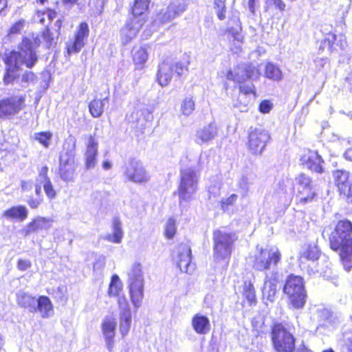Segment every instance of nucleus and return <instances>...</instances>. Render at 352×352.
I'll return each instance as SVG.
<instances>
[{"label": "nucleus", "mask_w": 352, "mask_h": 352, "mask_svg": "<svg viewBox=\"0 0 352 352\" xmlns=\"http://www.w3.org/2000/svg\"><path fill=\"white\" fill-rule=\"evenodd\" d=\"M265 77L274 81H279L283 78L280 68L272 63H267L264 69Z\"/></svg>", "instance_id": "obj_37"}, {"label": "nucleus", "mask_w": 352, "mask_h": 352, "mask_svg": "<svg viewBox=\"0 0 352 352\" xmlns=\"http://www.w3.org/2000/svg\"><path fill=\"white\" fill-rule=\"evenodd\" d=\"M142 26V22L135 19H130L120 31L121 43L125 45L137 36L140 29Z\"/></svg>", "instance_id": "obj_18"}, {"label": "nucleus", "mask_w": 352, "mask_h": 352, "mask_svg": "<svg viewBox=\"0 0 352 352\" xmlns=\"http://www.w3.org/2000/svg\"><path fill=\"white\" fill-rule=\"evenodd\" d=\"M89 34L88 24L85 21L80 23L75 32L74 40L66 45L68 55L78 53L81 50L85 45Z\"/></svg>", "instance_id": "obj_15"}, {"label": "nucleus", "mask_w": 352, "mask_h": 352, "mask_svg": "<svg viewBox=\"0 0 352 352\" xmlns=\"http://www.w3.org/2000/svg\"><path fill=\"white\" fill-rule=\"evenodd\" d=\"M181 111L183 115L189 116L191 115L195 109V102L192 96L186 97L182 102Z\"/></svg>", "instance_id": "obj_43"}, {"label": "nucleus", "mask_w": 352, "mask_h": 352, "mask_svg": "<svg viewBox=\"0 0 352 352\" xmlns=\"http://www.w3.org/2000/svg\"><path fill=\"white\" fill-rule=\"evenodd\" d=\"M330 248L338 252L342 261L352 257V222L339 220L329 236Z\"/></svg>", "instance_id": "obj_2"}, {"label": "nucleus", "mask_w": 352, "mask_h": 352, "mask_svg": "<svg viewBox=\"0 0 352 352\" xmlns=\"http://www.w3.org/2000/svg\"><path fill=\"white\" fill-rule=\"evenodd\" d=\"M45 13L47 15V18L50 21H52L57 16V11L54 8H47L45 10Z\"/></svg>", "instance_id": "obj_60"}, {"label": "nucleus", "mask_w": 352, "mask_h": 352, "mask_svg": "<svg viewBox=\"0 0 352 352\" xmlns=\"http://www.w3.org/2000/svg\"><path fill=\"white\" fill-rule=\"evenodd\" d=\"M2 216L7 219H16L23 221L28 218V210L23 205L14 206L4 210Z\"/></svg>", "instance_id": "obj_27"}, {"label": "nucleus", "mask_w": 352, "mask_h": 352, "mask_svg": "<svg viewBox=\"0 0 352 352\" xmlns=\"http://www.w3.org/2000/svg\"><path fill=\"white\" fill-rule=\"evenodd\" d=\"M122 291V283L116 274H113L111 278L109 285L107 294L109 296H117Z\"/></svg>", "instance_id": "obj_41"}, {"label": "nucleus", "mask_w": 352, "mask_h": 352, "mask_svg": "<svg viewBox=\"0 0 352 352\" xmlns=\"http://www.w3.org/2000/svg\"><path fill=\"white\" fill-rule=\"evenodd\" d=\"M52 223V220L51 219L41 216L36 217L21 230V234L24 237H28L31 234L37 232L41 230L49 229Z\"/></svg>", "instance_id": "obj_20"}, {"label": "nucleus", "mask_w": 352, "mask_h": 352, "mask_svg": "<svg viewBox=\"0 0 352 352\" xmlns=\"http://www.w3.org/2000/svg\"><path fill=\"white\" fill-rule=\"evenodd\" d=\"M35 16H36V18L38 19V21L42 23V24H44L45 23V10H36L35 11Z\"/></svg>", "instance_id": "obj_61"}, {"label": "nucleus", "mask_w": 352, "mask_h": 352, "mask_svg": "<svg viewBox=\"0 0 352 352\" xmlns=\"http://www.w3.org/2000/svg\"><path fill=\"white\" fill-rule=\"evenodd\" d=\"M76 140H71V143L65 142L63 151L59 157L58 174L66 182H72L75 176L74 151Z\"/></svg>", "instance_id": "obj_7"}, {"label": "nucleus", "mask_w": 352, "mask_h": 352, "mask_svg": "<svg viewBox=\"0 0 352 352\" xmlns=\"http://www.w3.org/2000/svg\"><path fill=\"white\" fill-rule=\"evenodd\" d=\"M226 0H214V8L217 10V15L219 20H223L226 18Z\"/></svg>", "instance_id": "obj_48"}, {"label": "nucleus", "mask_w": 352, "mask_h": 352, "mask_svg": "<svg viewBox=\"0 0 352 352\" xmlns=\"http://www.w3.org/2000/svg\"><path fill=\"white\" fill-rule=\"evenodd\" d=\"M242 296L243 301L249 306H255L257 303L256 289L251 280H245L242 285Z\"/></svg>", "instance_id": "obj_31"}, {"label": "nucleus", "mask_w": 352, "mask_h": 352, "mask_svg": "<svg viewBox=\"0 0 352 352\" xmlns=\"http://www.w3.org/2000/svg\"><path fill=\"white\" fill-rule=\"evenodd\" d=\"M185 8L184 0H171L166 8L160 10L158 13L160 22L162 23L168 22L184 12Z\"/></svg>", "instance_id": "obj_16"}, {"label": "nucleus", "mask_w": 352, "mask_h": 352, "mask_svg": "<svg viewBox=\"0 0 352 352\" xmlns=\"http://www.w3.org/2000/svg\"><path fill=\"white\" fill-rule=\"evenodd\" d=\"M283 294L287 296L288 305L293 309H302L307 300L305 280L300 276L289 274L286 278Z\"/></svg>", "instance_id": "obj_4"}, {"label": "nucleus", "mask_w": 352, "mask_h": 352, "mask_svg": "<svg viewBox=\"0 0 352 352\" xmlns=\"http://www.w3.org/2000/svg\"><path fill=\"white\" fill-rule=\"evenodd\" d=\"M260 75L259 70L251 63L239 64L234 70L229 69L226 74L227 80L237 84L239 92L245 96H256V89L254 84H247V80L257 78Z\"/></svg>", "instance_id": "obj_3"}, {"label": "nucleus", "mask_w": 352, "mask_h": 352, "mask_svg": "<svg viewBox=\"0 0 352 352\" xmlns=\"http://www.w3.org/2000/svg\"><path fill=\"white\" fill-rule=\"evenodd\" d=\"M20 186L23 192H28L32 188V183L30 181L23 180L21 182Z\"/></svg>", "instance_id": "obj_62"}, {"label": "nucleus", "mask_w": 352, "mask_h": 352, "mask_svg": "<svg viewBox=\"0 0 352 352\" xmlns=\"http://www.w3.org/2000/svg\"><path fill=\"white\" fill-rule=\"evenodd\" d=\"M346 340L342 346V352H352V331L346 333Z\"/></svg>", "instance_id": "obj_56"}, {"label": "nucleus", "mask_w": 352, "mask_h": 352, "mask_svg": "<svg viewBox=\"0 0 352 352\" xmlns=\"http://www.w3.org/2000/svg\"><path fill=\"white\" fill-rule=\"evenodd\" d=\"M217 127L214 125L210 124L197 131V138L201 142H207L217 135Z\"/></svg>", "instance_id": "obj_36"}, {"label": "nucleus", "mask_w": 352, "mask_h": 352, "mask_svg": "<svg viewBox=\"0 0 352 352\" xmlns=\"http://www.w3.org/2000/svg\"><path fill=\"white\" fill-rule=\"evenodd\" d=\"M85 152V165L87 168H94L96 163L98 143L95 135H89Z\"/></svg>", "instance_id": "obj_22"}, {"label": "nucleus", "mask_w": 352, "mask_h": 352, "mask_svg": "<svg viewBox=\"0 0 352 352\" xmlns=\"http://www.w3.org/2000/svg\"><path fill=\"white\" fill-rule=\"evenodd\" d=\"M118 305L119 309L121 310L120 314H131L129 305L125 296L119 297Z\"/></svg>", "instance_id": "obj_52"}, {"label": "nucleus", "mask_w": 352, "mask_h": 352, "mask_svg": "<svg viewBox=\"0 0 352 352\" xmlns=\"http://www.w3.org/2000/svg\"><path fill=\"white\" fill-rule=\"evenodd\" d=\"M143 280L130 281L129 283V294L131 302L135 307H139L142 301L144 292H143Z\"/></svg>", "instance_id": "obj_28"}, {"label": "nucleus", "mask_w": 352, "mask_h": 352, "mask_svg": "<svg viewBox=\"0 0 352 352\" xmlns=\"http://www.w3.org/2000/svg\"><path fill=\"white\" fill-rule=\"evenodd\" d=\"M102 334L104 337L107 347L112 351L115 342L116 322L113 317L106 316L101 324Z\"/></svg>", "instance_id": "obj_19"}, {"label": "nucleus", "mask_w": 352, "mask_h": 352, "mask_svg": "<svg viewBox=\"0 0 352 352\" xmlns=\"http://www.w3.org/2000/svg\"><path fill=\"white\" fill-rule=\"evenodd\" d=\"M197 178L195 170H184L182 172L177 193L181 201L191 198L190 195L197 190Z\"/></svg>", "instance_id": "obj_11"}, {"label": "nucleus", "mask_w": 352, "mask_h": 352, "mask_svg": "<svg viewBox=\"0 0 352 352\" xmlns=\"http://www.w3.org/2000/svg\"><path fill=\"white\" fill-rule=\"evenodd\" d=\"M270 338L276 352H294L296 339L282 323L274 322L270 328Z\"/></svg>", "instance_id": "obj_6"}, {"label": "nucleus", "mask_w": 352, "mask_h": 352, "mask_svg": "<svg viewBox=\"0 0 352 352\" xmlns=\"http://www.w3.org/2000/svg\"><path fill=\"white\" fill-rule=\"evenodd\" d=\"M36 78V75L35 73L30 70H26L23 73L21 80L23 83L28 84L34 81Z\"/></svg>", "instance_id": "obj_53"}, {"label": "nucleus", "mask_w": 352, "mask_h": 352, "mask_svg": "<svg viewBox=\"0 0 352 352\" xmlns=\"http://www.w3.org/2000/svg\"><path fill=\"white\" fill-rule=\"evenodd\" d=\"M273 104L269 100H262L258 105V110L262 113H267L272 109Z\"/></svg>", "instance_id": "obj_55"}, {"label": "nucleus", "mask_w": 352, "mask_h": 352, "mask_svg": "<svg viewBox=\"0 0 352 352\" xmlns=\"http://www.w3.org/2000/svg\"><path fill=\"white\" fill-rule=\"evenodd\" d=\"M36 298L27 293L21 292L16 294V302L18 305L22 308L28 309L31 312L36 311L34 307Z\"/></svg>", "instance_id": "obj_34"}, {"label": "nucleus", "mask_w": 352, "mask_h": 352, "mask_svg": "<svg viewBox=\"0 0 352 352\" xmlns=\"http://www.w3.org/2000/svg\"><path fill=\"white\" fill-rule=\"evenodd\" d=\"M296 180L299 186L296 194L297 204L304 205L312 202L316 197V193L314 190L311 179L302 173L297 177Z\"/></svg>", "instance_id": "obj_13"}, {"label": "nucleus", "mask_w": 352, "mask_h": 352, "mask_svg": "<svg viewBox=\"0 0 352 352\" xmlns=\"http://www.w3.org/2000/svg\"><path fill=\"white\" fill-rule=\"evenodd\" d=\"M39 45L38 38L32 40L28 36H23L18 45L19 50H12L5 54L3 58L5 69L2 78L5 85H12L19 78L21 65L29 69L34 67L38 60L36 48Z\"/></svg>", "instance_id": "obj_1"}, {"label": "nucleus", "mask_w": 352, "mask_h": 352, "mask_svg": "<svg viewBox=\"0 0 352 352\" xmlns=\"http://www.w3.org/2000/svg\"><path fill=\"white\" fill-rule=\"evenodd\" d=\"M172 76L173 72L170 64L165 62L159 64L156 80L160 86H167L170 82Z\"/></svg>", "instance_id": "obj_29"}, {"label": "nucleus", "mask_w": 352, "mask_h": 352, "mask_svg": "<svg viewBox=\"0 0 352 352\" xmlns=\"http://www.w3.org/2000/svg\"><path fill=\"white\" fill-rule=\"evenodd\" d=\"M282 254L276 247L261 248L254 256L252 268L258 272H266L277 267Z\"/></svg>", "instance_id": "obj_8"}, {"label": "nucleus", "mask_w": 352, "mask_h": 352, "mask_svg": "<svg viewBox=\"0 0 352 352\" xmlns=\"http://www.w3.org/2000/svg\"><path fill=\"white\" fill-rule=\"evenodd\" d=\"M151 0H133L130 7V13L135 18L146 14L149 10Z\"/></svg>", "instance_id": "obj_33"}, {"label": "nucleus", "mask_w": 352, "mask_h": 352, "mask_svg": "<svg viewBox=\"0 0 352 352\" xmlns=\"http://www.w3.org/2000/svg\"><path fill=\"white\" fill-rule=\"evenodd\" d=\"M32 263L28 259L20 258L17 261V268L21 272H24L30 268Z\"/></svg>", "instance_id": "obj_58"}, {"label": "nucleus", "mask_w": 352, "mask_h": 352, "mask_svg": "<svg viewBox=\"0 0 352 352\" xmlns=\"http://www.w3.org/2000/svg\"><path fill=\"white\" fill-rule=\"evenodd\" d=\"M62 1L64 5H67L70 7L80 4V0H62Z\"/></svg>", "instance_id": "obj_64"}, {"label": "nucleus", "mask_w": 352, "mask_h": 352, "mask_svg": "<svg viewBox=\"0 0 352 352\" xmlns=\"http://www.w3.org/2000/svg\"><path fill=\"white\" fill-rule=\"evenodd\" d=\"M300 160L302 163L311 171L317 173L323 172L322 164L324 161L317 151H309L302 155Z\"/></svg>", "instance_id": "obj_21"}, {"label": "nucleus", "mask_w": 352, "mask_h": 352, "mask_svg": "<svg viewBox=\"0 0 352 352\" xmlns=\"http://www.w3.org/2000/svg\"><path fill=\"white\" fill-rule=\"evenodd\" d=\"M25 25L24 19H19L15 21L9 28L8 36L21 34Z\"/></svg>", "instance_id": "obj_50"}, {"label": "nucleus", "mask_w": 352, "mask_h": 352, "mask_svg": "<svg viewBox=\"0 0 352 352\" xmlns=\"http://www.w3.org/2000/svg\"><path fill=\"white\" fill-rule=\"evenodd\" d=\"M270 140V134L265 130L254 129L248 133L247 146L253 155H260L265 148Z\"/></svg>", "instance_id": "obj_12"}, {"label": "nucleus", "mask_w": 352, "mask_h": 352, "mask_svg": "<svg viewBox=\"0 0 352 352\" xmlns=\"http://www.w3.org/2000/svg\"><path fill=\"white\" fill-rule=\"evenodd\" d=\"M278 279L277 278H270L265 281L262 288L263 298L269 301L274 302L278 292Z\"/></svg>", "instance_id": "obj_30"}, {"label": "nucleus", "mask_w": 352, "mask_h": 352, "mask_svg": "<svg viewBox=\"0 0 352 352\" xmlns=\"http://www.w3.org/2000/svg\"><path fill=\"white\" fill-rule=\"evenodd\" d=\"M105 100H108V98L100 99L95 97L89 102V111L93 118H98L103 114Z\"/></svg>", "instance_id": "obj_35"}, {"label": "nucleus", "mask_w": 352, "mask_h": 352, "mask_svg": "<svg viewBox=\"0 0 352 352\" xmlns=\"http://www.w3.org/2000/svg\"><path fill=\"white\" fill-rule=\"evenodd\" d=\"M123 236V232L122 230L120 221L115 218L113 221V233L107 235L106 239L114 243H119L121 242Z\"/></svg>", "instance_id": "obj_38"}, {"label": "nucleus", "mask_w": 352, "mask_h": 352, "mask_svg": "<svg viewBox=\"0 0 352 352\" xmlns=\"http://www.w3.org/2000/svg\"><path fill=\"white\" fill-rule=\"evenodd\" d=\"M35 196L30 195L27 200V203L30 208L36 209L43 201L41 186L40 183L34 185Z\"/></svg>", "instance_id": "obj_39"}, {"label": "nucleus", "mask_w": 352, "mask_h": 352, "mask_svg": "<svg viewBox=\"0 0 352 352\" xmlns=\"http://www.w3.org/2000/svg\"><path fill=\"white\" fill-rule=\"evenodd\" d=\"M191 324L194 331L200 335L208 333L210 330L209 318L204 315L197 314L192 318Z\"/></svg>", "instance_id": "obj_25"}, {"label": "nucleus", "mask_w": 352, "mask_h": 352, "mask_svg": "<svg viewBox=\"0 0 352 352\" xmlns=\"http://www.w3.org/2000/svg\"><path fill=\"white\" fill-rule=\"evenodd\" d=\"M336 34L334 32H328L322 40L319 46V50L321 51L327 50L330 53L334 52V45L336 41Z\"/></svg>", "instance_id": "obj_40"}, {"label": "nucleus", "mask_w": 352, "mask_h": 352, "mask_svg": "<svg viewBox=\"0 0 352 352\" xmlns=\"http://www.w3.org/2000/svg\"><path fill=\"white\" fill-rule=\"evenodd\" d=\"M294 352H311V350L305 344L304 342H302L298 347L296 349Z\"/></svg>", "instance_id": "obj_63"}, {"label": "nucleus", "mask_w": 352, "mask_h": 352, "mask_svg": "<svg viewBox=\"0 0 352 352\" xmlns=\"http://www.w3.org/2000/svg\"><path fill=\"white\" fill-rule=\"evenodd\" d=\"M213 255L216 262L224 261L228 266L231 258L232 246L237 237L234 232H226L216 229L212 232Z\"/></svg>", "instance_id": "obj_5"}, {"label": "nucleus", "mask_w": 352, "mask_h": 352, "mask_svg": "<svg viewBox=\"0 0 352 352\" xmlns=\"http://www.w3.org/2000/svg\"><path fill=\"white\" fill-rule=\"evenodd\" d=\"M177 232L176 229V220L170 217L168 219L164 228V236L168 239H171L174 237Z\"/></svg>", "instance_id": "obj_45"}, {"label": "nucleus", "mask_w": 352, "mask_h": 352, "mask_svg": "<svg viewBox=\"0 0 352 352\" xmlns=\"http://www.w3.org/2000/svg\"><path fill=\"white\" fill-rule=\"evenodd\" d=\"M52 138V133L50 131H41L34 133V140H36L44 148H48Z\"/></svg>", "instance_id": "obj_44"}, {"label": "nucleus", "mask_w": 352, "mask_h": 352, "mask_svg": "<svg viewBox=\"0 0 352 352\" xmlns=\"http://www.w3.org/2000/svg\"><path fill=\"white\" fill-rule=\"evenodd\" d=\"M129 276L130 281L143 280L140 263H136L132 265Z\"/></svg>", "instance_id": "obj_47"}, {"label": "nucleus", "mask_w": 352, "mask_h": 352, "mask_svg": "<svg viewBox=\"0 0 352 352\" xmlns=\"http://www.w3.org/2000/svg\"><path fill=\"white\" fill-rule=\"evenodd\" d=\"M119 322V329L120 333L124 337L129 332L131 323V314H120Z\"/></svg>", "instance_id": "obj_42"}, {"label": "nucleus", "mask_w": 352, "mask_h": 352, "mask_svg": "<svg viewBox=\"0 0 352 352\" xmlns=\"http://www.w3.org/2000/svg\"><path fill=\"white\" fill-rule=\"evenodd\" d=\"M43 189L49 199L52 200L56 198L57 195L56 190H55L51 180L43 184Z\"/></svg>", "instance_id": "obj_51"}, {"label": "nucleus", "mask_w": 352, "mask_h": 352, "mask_svg": "<svg viewBox=\"0 0 352 352\" xmlns=\"http://www.w3.org/2000/svg\"><path fill=\"white\" fill-rule=\"evenodd\" d=\"M321 255V252L316 243L307 244L298 256L299 263H303L305 261L314 262L317 261Z\"/></svg>", "instance_id": "obj_24"}, {"label": "nucleus", "mask_w": 352, "mask_h": 352, "mask_svg": "<svg viewBox=\"0 0 352 352\" xmlns=\"http://www.w3.org/2000/svg\"><path fill=\"white\" fill-rule=\"evenodd\" d=\"M191 250L188 245L180 243L177 246V265L179 270L187 272L191 263Z\"/></svg>", "instance_id": "obj_23"}, {"label": "nucleus", "mask_w": 352, "mask_h": 352, "mask_svg": "<svg viewBox=\"0 0 352 352\" xmlns=\"http://www.w3.org/2000/svg\"><path fill=\"white\" fill-rule=\"evenodd\" d=\"M334 185L340 197L348 204H352V174L343 169L332 172Z\"/></svg>", "instance_id": "obj_10"}, {"label": "nucleus", "mask_w": 352, "mask_h": 352, "mask_svg": "<svg viewBox=\"0 0 352 352\" xmlns=\"http://www.w3.org/2000/svg\"><path fill=\"white\" fill-rule=\"evenodd\" d=\"M149 45H135L131 49V58L135 70H142L146 67L149 57Z\"/></svg>", "instance_id": "obj_17"}, {"label": "nucleus", "mask_w": 352, "mask_h": 352, "mask_svg": "<svg viewBox=\"0 0 352 352\" xmlns=\"http://www.w3.org/2000/svg\"><path fill=\"white\" fill-rule=\"evenodd\" d=\"M226 32L230 34L234 39L240 41V31L234 30V28H228Z\"/></svg>", "instance_id": "obj_59"}, {"label": "nucleus", "mask_w": 352, "mask_h": 352, "mask_svg": "<svg viewBox=\"0 0 352 352\" xmlns=\"http://www.w3.org/2000/svg\"><path fill=\"white\" fill-rule=\"evenodd\" d=\"M25 96L12 95L0 99V120H10L25 109Z\"/></svg>", "instance_id": "obj_9"}, {"label": "nucleus", "mask_w": 352, "mask_h": 352, "mask_svg": "<svg viewBox=\"0 0 352 352\" xmlns=\"http://www.w3.org/2000/svg\"><path fill=\"white\" fill-rule=\"evenodd\" d=\"M41 36L43 41L50 46L54 41V37L52 33L50 31L49 27H45L41 32Z\"/></svg>", "instance_id": "obj_54"}, {"label": "nucleus", "mask_w": 352, "mask_h": 352, "mask_svg": "<svg viewBox=\"0 0 352 352\" xmlns=\"http://www.w3.org/2000/svg\"><path fill=\"white\" fill-rule=\"evenodd\" d=\"M188 63L177 62L175 64L170 65V67L173 74H176L178 77L181 78L188 73Z\"/></svg>", "instance_id": "obj_46"}, {"label": "nucleus", "mask_w": 352, "mask_h": 352, "mask_svg": "<svg viewBox=\"0 0 352 352\" xmlns=\"http://www.w3.org/2000/svg\"><path fill=\"white\" fill-rule=\"evenodd\" d=\"M36 300L37 301L36 311L41 313L42 318H48L53 314V305L47 296H40Z\"/></svg>", "instance_id": "obj_32"}, {"label": "nucleus", "mask_w": 352, "mask_h": 352, "mask_svg": "<svg viewBox=\"0 0 352 352\" xmlns=\"http://www.w3.org/2000/svg\"><path fill=\"white\" fill-rule=\"evenodd\" d=\"M49 168L47 166H43L39 170L38 177L40 178V182H47L50 181V177L48 176Z\"/></svg>", "instance_id": "obj_57"}, {"label": "nucleus", "mask_w": 352, "mask_h": 352, "mask_svg": "<svg viewBox=\"0 0 352 352\" xmlns=\"http://www.w3.org/2000/svg\"><path fill=\"white\" fill-rule=\"evenodd\" d=\"M286 5L283 0H265V11L272 18L279 19L285 11Z\"/></svg>", "instance_id": "obj_26"}, {"label": "nucleus", "mask_w": 352, "mask_h": 352, "mask_svg": "<svg viewBox=\"0 0 352 352\" xmlns=\"http://www.w3.org/2000/svg\"><path fill=\"white\" fill-rule=\"evenodd\" d=\"M124 176L128 181L142 184L148 181L149 177L142 163L135 159H131L124 170Z\"/></svg>", "instance_id": "obj_14"}, {"label": "nucleus", "mask_w": 352, "mask_h": 352, "mask_svg": "<svg viewBox=\"0 0 352 352\" xmlns=\"http://www.w3.org/2000/svg\"><path fill=\"white\" fill-rule=\"evenodd\" d=\"M237 198L238 196L236 194H232L228 197L222 199L220 201L221 208L224 211L228 210L230 207L234 205Z\"/></svg>", "instance_id": "obj_49"}]
</instances>
